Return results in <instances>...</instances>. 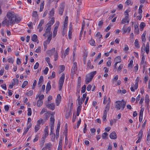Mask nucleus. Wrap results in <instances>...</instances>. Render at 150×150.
<instances>
[{
    "instance_id": "f257e3e1",
    "label": "nucleus",
    "mask_w": 150,
    "mask_h": 150,
    "mask_svg": "<svg viewBox=\"0 0 150 150\" xmlns=\"http://www.w3.org/2000/svg\"><path fill=\"white\" fill-rule=\"evenodd\" d=\"M126 104V102L123 100L122 101H117L116 102L115 108L117 110H120L122 108V110H123L125 108Z\"/></svg>"
},
{
    "instance_id": "f03ea898",
    "label": "nucleus",
    "mask_w": 150,
    "mask_h": 150,
    "mask_svg": "<svg viewBox=\"0 0 150 150\" xmlns=\"http://www.w3.org/2000/svg\"><path fill=\"white\" fill-rule=\"evenodd\" d=\"M15 16L13 12H8L7 13L6 16L10 24H14V19H15Z\"/></svg>"
},
{
    "instance_id": "7ed1b4c3",
    "label": "nucleus",
    "mask_w": 150,
    "mask_h": 150,
    "mask_svg": "<svg viewBox=\"0 0 150 150\" xmlns=\"http://www.w3.org/2000/svg\"><path fill=\"white\" fill-rule=\"evenodd\" d=\"M65 79V74H63L60 77L59 82V90L60 91L61 90L63 83L64 82Z\"/></svg>"
},
{
    "instance_id": "20e7f679",
    "label": "nucleus",
    "mask_w": 150,
    "mask_h": 150,
    "mask_svg": "<svg viewBox=\"0 0 150 150\" xmlns=\"http://www.w3.org/2000/svg\"><path fill=\"white\" fill-rule=\"evenodd\" d=\"M77 69V64L76 62L73 63V65L71 69V73L73 74H75Z\"/></svg>"
},
{
    "instance_id": "39448f33",
    "label": "nucleus",
    "mask_w": 150,
    "mask_h": 150,
    "mask_svg": "<svg viewBox=\"0 0 150 150\" xmlns=\"http://www.w3.org/2000/svg\"><path fill=\"white\" fill-rule=\"evenodd\" d=\"M48 127L47 126H46L44 130V134L42 138L45 139L46 138L48 135Z\"/></svg>"
},
{
    "instance_id": "423d86ee",
    "label": "nucleus",
    "mask_w": 150,
    "mask_h": 150,
    "mask_svg": "<svg viewBox=\"0 0 150 150\" xmlns=\"http://www.w3.org/2000/svg\"><path fill=\"white\" fill-rule=\"evenodd\" d=\"M55 51V48H53L51 50L47 51L46 53L49 56H51L54 54Z\"/></svg>"
},
{
    "instance_id": "0eeeda50",
    "label": "nucleus",
    "mask_w": 150,
    "mask_h": 150,
    "mask_svg": "<svg viewBox=\"0 0 150 150\" xmlns=\"http://www.w3.org/2000/svg\"><path fill=\"white\" fill-rule=\"evenodd\" d=\"M129 19L128 16H126L124 18L122 19L121 21V23L122 24H125L126 23H129Z\"/></svg>"
},
{
    "instance_id": "6e6552de",
    "label": "nucleus",
    "mask_w": 150,
    "mask_h": 150,
    "mask_svg": "<svg viewBox=\"0 0 150 150\" xmlns=\"http://www.w3.org/2000/svg\"><path fill=\"white\" fill-rule=\"evenodd\" d=\"M55 105L54 103H52L46 105V107L51 110H54L55 108Z\"/></svg>"
},
{
    "instance_id": "1a4fd4ad",
    "label": "nucleus",
    "mask_w": 150,
    "mask_h": 150,
    "mask_svg": "<svg viewBox=\"0 0 150 150\" xmlns=\"http://www.w3.org/2000/svg\"><path fill=\"white\" fill-rule=\"evenodd\" d=\"M2 25L3 26H4L5 25H6L7 26H8L9 25H11V24H10V22L9 21V20L7 19H5L4 20L2 23Z\"/></svg>"
},
{
    "instance_id": "9d476101",
    "label": "nucleus",
    "mask_w": 150,
    "mask_h": 150,
    "mask_svg": "<svg viewBox=\"0 0 150 150\" xmlns=\"http://www.w3.org/2000/svg\"><path fill=\"white\" fill-rule=\"evenodd\" d=\"M108 111L105 109V110L104 111L103 117V122H105L106 121L107 114V112Z\"/></svg>"
},
{
    "instance_id": "9b49d317",
    "label": "nucleus",
    "mask_w": 150,
    "mask_h": 150,
    "mask_svg": "<svg viewBox=\"0 0 150 150\" xmlns=\"http://www.w3.org/2000/svg\"><path fill=\"white\" fill-rule=\"evenodd\" d=\"M61 99V96L59 94H58L57 96V98L56 100V102L57 103V105H58Z\"/></svg>"
},
{
    "instance_id": "f8f14e48",
    "label": "nucleus",
    "mask_w": 150,
    "mask_h": 150,
    "mask_svg": "<svg viewBox=\"0 0 150 150\" xmlns=\"http://www.w3.org/2000/svg\"><path fill=\"white\" fill-rule=\"evenodd\" d=\"M110 137L111 139H115L117 138L116 134L115 132H113L110 134Z\"/></svg>"
},
{
    "instance_id": "ddd939ff",
    "label": "nucleus",
    "mask_w": 150,
    "mask_h": 150,
    "mask_svg": "<svg viewBox=\"0 0 150 150\" xmlns=\"http://www.w3.org/2000/svg\"><path fill=\"white\" fill-rule=\"evenodd\" d=\"M107 101L108 102L107 105L106 106L105 109H106L107 110H109L110 108V104L111 103V100L110 98H109Z\"/></svg>"
},
{
    "instance_id": "4468645a",
    "label": "nucleus",
    "mask_w": 150,
    "mask_h": 150,
    "mask_svg": "<svg viewBox=\"0 0 150 150\" xmlns=\"http://www.w3.org/2000/svg\"><path fill=\"white\" fill-rule=\"evenodd\" d=\"M125 25H124L123 28L122 30L124 32V33H125L127 32V31L128 33H129L131 30V27L130 26L128 27L127 28H125L124 27Z\"/></svg>"
},
{
    "instance_id": "2eb2a0df",
    "label": "nucleus",
    "mask_w": 150,
    "mask_h": 150,
    "mask_svg": "<svg viewBox=\"0 0 150 150\" xmlns=\"http://www.w3.org/2000/svg\"><path fill=\"white\" fill-rule=\"evenodd\" d=\"M54 22V17L51 18V20L48 23V26L51 27V26Z\"/></svg>"
},
{
    "instance_id": "dca6fc26",
    "label": "nucleus",
    "mask_w": 150,
    "mask_h": 150,
    "mask_svg": "<svg viewBox=\"0 0 150 150\" xmlns=\"http://www.w3.org/2000/svg\"><path fill=\"white\" fill-rule=\"evenodd\" d=\"M87 65V67L86 68L87 69H92L93 68V65H91V62L90 60H88Z\"/></svg>"
},
{
    "instance_id": "f3484780",
    "label": "nucleus",
    "mask_w": 150,
    "mask_h": 150,
    "mask_svg": "<svg viewBox=\"0 0 150 150\" xmlns=\"http://www.w3.org/2000/svg\"><path fill=\"white\" fill-rule=\"evenodd\" d=\"M90 76L88 74L86 76V83L87 84L88 83L90 82L92 79V78H91Z\"/></svg>"
},
{
    "instance_id": "a211bd4d",
    "label": "nucleus",
    "mask_w": 150,
    "mask_h": 150,
    "mask_svg": "<svg viewBox=\"0 0 150 150\" xmlns=\"http://www.w3.org/2000/svg\"><path fill=\"white\" fill-rule=\"evenodd\" d=\"M134 32L137 34H138L139 33V30L138 27V26L137 25H134Z\"/></svg>"
},
{
    "instance_id": "6ab92c4d",
    "label": "nucleus",
    "mask_w": 150,
    "mask_h": 150,
    "mask_svg": "<svg viewBox=\"0 0 150 150\" xmlns=\"http://www.w3.org/2000/svg\"><path fill=\"white\" fill-rule=\"evenodd\" d=\"M71 110H67L66 111V117L67 119H68L69 116L71 115Z\"/></svg>"
},
{
    "instance_id": "aec40b11",
    "label": "nucleus",
    "mask_w": 150,
    "mask_h": 150,
    "mask_svg": "<svg viewBox=\"0 0 150 150\" xmlns=\"http://www.w3.org/2000/svg\"><path fill=\"white\" fill-rule=\"evenodd\" d=\"M51 88V86L50 85V81H49L47 84L46 87V90L47 92L49 91Z\"/></svg>"
},
{
    "instance_id": "412c9836",
    "label": "nucleus",
    "mask_w": 150,
    "mask_h": 150,
    "mask_svg": "<svg viewBox=\"0 0 150 150\" xmlns=\"http://www.w3.org/2000/svg\"><path fill=\"white\" fill-rule=\"evenodd\" d=\"M15 19H14V24L15 23H18L21 20V18L20 17L16 16H15Z\"/></svg>"
},
{
    "instance_id": "4be33fe9",
    "label": "nucleus",
    "mask_w": 150,
    "mask_h": 150,
    "mask_svg": "<svg viewBox=\"0 0 150 150\" xmlns=\"http://www.w3.org/2000/svg\"><path fill=\"white\" fill-rule=\"evenodd\" d=\"M51 27L48 26L45 31V33L48 34V35H50L51 33H52V32H50Z\"/></svg>"
},
{
    "instance_id": "5701e85b",
    "label": "nucleus",
    "mask_w": 150,
    "mask_h": 150,
    "mask_svg": "<svg viewBox=\"0 0 150 150\" xmlns=\"http://www.w3.org/2000/svg\"><path fill=\"white\" fill-rule=\"evenodd\" d=\"M89 43L92 46H96L95 42L94 40L92 38H91V39L89 40Z\"/></svg>"
},
{
    "instance_id": "b1692460",
    "label": "nucleus",
    "mask_w": 150,
    "mask_h": 150,
    "mask_svg": "<svg viewBox=\"0 0 150 150\" xmlns=\"http://www.w3.org/2000/svg\"><path fill=\"white\" fill-rule=\"evenodd\" d=\"M146 24L144 22H142L141 23L140 25V28L141 31H142L143 30Z\"/></svg>"
},
{
    "instance_id": "393cba45",
    "label": "nucleus",
    "mask_w": 150,
    "mask_h": 150,
    "mask_svg": "<svg viewBox=\"0 0 150 150\" xmlns=\"http://www.w3.org/2000/svg\"><path fill=\"white\" fill-rule=\"evenodd\" d=\"M146 34V31H144L142 36V40L143 42H145L146 41L145 36Z\"/></svg>"
},
{
    "instance_id": "a878e982",
    "label": "nucleus",
    "mask_w": 150,
    "mask_h": 150,
    "mask_svg": "<svg viewBox=\"0 0 150 150\" xmlns=\"http://www.w3.org/2000/svg\"><path fill=\"white\" fill-rule=\"evenodd\" d=\"M32 16L35 18V19H38V16L37 12L36 11H34L32 14Z\"/></svg>"
},
{
    "instance_id": "bb28decb",
    "label": "nucleus",
    "mask_w": 150,
    "mask_h": 150,
    "mask_svg": "<svg viewBox=\"0 0 150 150\" xmlns=\"http://www.w3.org/2000/svg\"><path fill=\"white\" fill-rule=\"evenodd\" d=\"M145 51L146 53L148 54L149 51V43L148 42H147L146 44Z\"/></svg>"
},
{
    "instance_id": "cd10ccee",
    "label": "nucleus",
    "mask_w": 150,
    "mask_h": 150,
    "mask_svg": "<svg viewBox=\"0 0 150 150\" xmlns=\"http://www.w3.org/2000/svg\"><path fill=\"white\" fill-rule=\"evenodd\" d=\"M60 126V122L59 120L58 122L57 129L56 130V133H59Z\"/></svg>"
},
{
    "instance_id": "c85d7f7f",
    "label": "nucleus",
    "mask_w": 150,
    "mask_h": 150,
    "mask_svg": "<svg viewBox=\"0 0 150 150\" xmlns=\"http://www.w3.org/2000/svg\"><path fill=\"white\" fill-rule=\"evenodd\" d=\"M32 40L34 42H36L38 40L37 36L36 35H34L31 38Z\"/></svg>"
},
{
    "instance_id": "c756f323",
    "label": "nucleus",
    "mask_w": 150,
    "mask_h": 150,
    "mask_svg": "<svg viewBox=\"0 0 150 150\" xmlns=\"http://www.w3.org/2000/svg\"><path fill=\"white\" fill-rule=\"evenodd\" d=\"M145 102L146 103V104H149V95L146 94L145 96Z\"/></svg>"
},
{
    "instance_id": "7c9ffc66",
    "label": "nucleus",
    "mask_w": 150,
    "mask_h": 150,
    "mask_svg": "<svg viewBox=\"0 0 150 150\" xmlns=\"http://www.w3.org/2000/svg\"><path fill=\"white\" fill-rule=\"evenodd\" d=\"M50 121L51 125V126H54V118L53 116H51L50 118Z\"/></svg>"
},
{
    "instance_id": "2f4dec72",
    "label": "nucleus",
    "mask_w": 150,
    "mask_h": 150,
    "mask_svg": "<svg viewBox=\"0 0 150 150\" xmlns=\"http://www.w3.org/2000/svg\"><path fill=\"white\" fill-rule=\"evenodd\" d=\"M64 11V8L63 6H62L59 8V14L61 15H62Z\"/></svg>"
},
{
    "instance_id": "473e14b6",
    "label": "nucleus",
    "mask_w": 150,
    "mask_h": 150,
    "mask_svg": "<svg viewBox=\"0 0 150 150\" xmlns=\"http://www.w3.org/2000/svg\"><path fill=\"white\" fill-rule=\"evenodd\" d=\"M43 103V101L42 100H39L37 101V105L38 106H40Z\"/></svg>"
},
{
    "instance_id": "72a5a7b5",
    "label": "nucleus",
    "mask_w": 150,
    "mask_h": 150,
    "mask_svg": "<svg viewBox=\"0 0 150 150\" xmlns=\"http://www.w3.org/2000/svg\"><path fill=\"white\" fill-rule=\"evenodd\" d=\"M96 71H94L91 72L89 74H88L89 76H90L91 78L93 79V77L96 74Z\"/></svg>"
},
{
    "instance_id": "f704fd0d",
    "label": "nucleus",
    "mask_w": 150,
    "mask_h": 150,
    "mask_svg": "<svg viewBox=\"0 0 150 150\" xmlns=\"http://www.w3.org/2000/svg\"><path fill=\"white\" fill-rule=\"evenodd\" d=\"M43 80V77L42 76H41L39 79V81L38 82V85L40 84L42 82Z\"/></svg>"
},
{
    "instance_id": "c9c22d12",
    "label": "nucleus",
    "mask_w": 150,
    "mask_h": 150,
    "mask_svg": "<svg viewBox=\"0 0 150 150\" xmlns=\"http://www.w3.org/2000/svg\"><path fill=\"white\" fill-rule=\"evenodd\" d=\"M44 1H43L40 4V12H41L42 11L44 8Z\"/></svg>"
},
{
    "instance_id": "e433bc0d",
    "label": "nucleus",
    "mask_w": 150,
    "mask_h": 150,
    "mask_svg": "<svg viewBox=\"0 0 150 150\" xmlns=\"http://www.w3.org/2000/svg\"><path fill=\"white\" fill-rule=\"evenodd\" d=\"M40 125H35L34 127L35 132H36L40 129Z\"/></svg>"
},
{
    "instance_id": "4c0bfd02",
    "label": "nucleus",
    "mask_w": 150,
    "mask_h": 150,
    "mask_svg": "<svg viewBox=\"0 0 150 150\" xmlns=\"http://www.w3.org/2000/svg\"><path fill=\"white\" fill-rule=\"evenodd\" d=\"M134 45L137 48H139L140 47L139 45V42L137 39H136L134 42Z\"/></svg>"
},
{
    "instance_id": "58836bf2",
    "label": "nucleus",
    "mask_w": 150,
    "mask_h": 150,
    "mask_svg": "<svg viewBox=\"0 0 150 150\" xmlns=\"http://www.w3.org/2000/svg\"><path fill=\"white\" fill-rule=\"evenodd\" d=\"M49 116V114L47 113H45L44 115L43 118L45 120H47Z\"/></svg>"
},
{
    "instance_id": "ea45409f",
    "label": "nucleus",
    "mask_w": 150,
    "mask_h": 150,
    "mask_svg": "<svg viewBox=\"0 0 150 150\" xmlns=\"http://www.w3.org/2000/svg\"><path fill=\"white\" fill-rule=\"evenodd\" d=\"M33 93V91L32 90H30L25 93V95L28 96H32Z\"/></svg>"
},
{
    "instance_id": "a19ab883",
    "label": "nucleus",
    "mask_w": 150,
    "mask_h": 150,
    "mask_svg": "<svg viewBox=\"0 0 150 150\" xmlns=\"http://www.w3.org/2000/svg\"><path fill=\"white\" fill-rule=\"evenodd\" d=\"M67 23L66 22H64V28L63 29V32H64V34H65L66 33V28L67 27Z\"/></svg>"
},
{
    "instance_id": "79ce46f5",
    "label": "nucleus",
    "mask_w": 150,
    "mask_h": 150,
    "mask_svg": "<svg viewBox=\"0 0 150 150\" xmlns=\"http://www.w3.org/2000/svg\"><path fill=\"white\" fill-rule=\"evenodd\" d=\"M54 57V60L55 61H57V60L58 57L57 52V51H56L55 52Z\"/></svg>"
},
{
    "instance_id": "37998d69",
    "label": "nucleus",
    "mask_w": 150,
    "mask_h": 150,
    "mask_svg": "<svg viewBox=\"0 0 150 150\" xmlns=\"http://www.w3.org/2000/svg\"><path fill=\"white\" fill-rule=\"evenodd\" d=\"M55 72L54 71H52V74L51 75L50 77H48L49 79H53L55 77Z\"/></svg>"
},
{
    "instance_id": "c03bdc74",
    "label": "nucleus",
    "mask_w": 150,
    "mask_h": 150,
    "mask_svg": "<svg viewBox=\"0 0 150 150\" xmlns=\"http://www.w3.org/2000/svg\"><path fill=\"white\" fill-rule=\"evenodd\" d=\"M115 59L116 61V62H117V63L120 62L121 61V58L119 56L116 57Z\"/></svg>"
},
{
    "instance_id": "a18cd8bd",
    "label": "nucleus",
    "mask_w": 150,
    "mask_h": 150,
    "mask_svg": "<svg viewBox=\"0 0 150 150\" xmlns=\"http://www.w3.org/2000/svg\"><path fill=\"white\" fill-rule=\"evenodd\" d=\"M125 4L127 5H129V4L132 5L133 4V2H131V0H127L125 2Z\"/></svg>"
},
{
    "instance_id": "49530a36",
    "label": "nucleus",
    "mask_w": 150,
    "mask_h": 150,
    "mask_svg": "<svg viewBox=\"0 0 150 150\" xmlns=\"http://www.w3.org/2000/svg\"><path fill=\"white\" fill-rule=\"evenodd\" d=\"M69 51V49L68 47L66 49V50L65 51V53L64 54V58L65 57L66 55H67L68 54Z\"/></svg>"
},
{
    "instance_id": "de8ad7c7",
    "label": "nucleus",
    "mask_w": 150,
    "mask_h": 150,
    "mask_svg": "<svg viewBox=\"0 0 150 150\" xmlns=\"http://www.w3.org/2000/svg\"><path fill=\"white\" fill-rule=\"evenodd\" d=\"M54 8H52L50 12V15L51 16H53L54 14Z\"/></svg>"
},
{
    "instance_id": "09e8293b",
    "label": "nucleus",
    "mask_w": 150,
    "mask_h": 150,
    "mask_svg": "<svg viewBox=\"0 0 150 150\" xmlns=\"http://www.w3.org/2000/svg\"><path fill=\"white\" fill-rule=\"evenodd\" d=\"M8 62L11 64H13L14 62V60L12 57L9 58L7 60Z\"/></svg>"
},
{
    "instance_id": "8fccbe9b",
    "label": "nucleus",
    "mask_w": 150,
    "mask_h": 150,
    "mask_svg": "<svg viewBox=\"0 0 150 150\" xmlns=\"http://www.w3.org/2000/svg\"><path fill=\"white\" fill-rule=\"evenodd\" d=\"M86 86L84 85L82 87L81 92V93H84L85 92L86 89Z\"/></svg>"
},
{
    "instance_id": "3c124183",
    "label": "nucleus",
    "mask_w": 150,
    "mask_h": 150,
    "mask_svg": "<svg viewBox=\"0 0 150 150\" xmlns=\"http://www.w3.org/2000/svg\"><path fill=\"white\" fill-rule=\"evenodd\" d=\"M79 105H81V104L82 103V100H81L80 96H79L78 97V98L77 99Z\"/></svg>"
},
{
    "instance_id": "603ef678",
    "label": "nucleus",
    "mask_w": 150,
    "mask_h": 150,
    "mask_svg": "<svg viewBox=\"0 0 150 150\" xmlns=\"http://www.w3.org/2000/svg\"><path fill=\"white\" fill-rule=\"evenodd\" d=\"M84 28H81V30L80 31V34L79 35V39L81 40V37L83 33V32Z\"/></svg>"
},
{
    "instance_id": "864d4df0",
    "label": "nucleus",
    "mask_w": 150,
    "mask_h": 150,
    "mask_svg": "<svg viewBox=\"0 0 150 150\" xmlns=\"http://www.w3.org/2000/svg\"><path fill=\"white\" fill-rule=\"evenodd\" d=\"M145 62V57L144 56V55H143L142 57L141 61V64H143ZM146 62H145V63H146Z\"/></svg>"
},
{
    "instance_id": "5fc2aeb1",
    "label": "nucleus",
    "mask_w": 150,
    "mask_h": 150,
    "mask_svg": "<svg viewBox=\"0 0 150 150\" xmlns=\"http://www.w3.org/2000/svg\"><path fill=\"white\" fill-rule=\"evenodd\" d=\"M108 135V134L106 132H104L102 134V137L103 139H105Z\"/></svg>"
},
{
    "instance_id": "6e6d98bb",
    "label": "nucleus",
    "mask_w": 150,
    "mask_h": 150,
    "mask_svg": "<svg viewBox=\"0 0 150 150\" xmlns=\"http://www.w3.org/2000/svg\"><path fill=\"white\" fill-rule=\"evenodd\" d=\"M28 84V81H25L22 84V87L24 88Z\"/></svg>"
},
{
    "instance_id": "4d7b16f0",
    "label": "nucleus",
    "mask_w": 150,
    "mask_h": 150,
    "mask_svg": "<svg viewBox=\"0 0 150 150\" xmlns=\"http://www.w3.org/2000/svg\"><path fill=\"white\" fill-rule=\"evenodd\" d=\"M54 126H51V129H50V135H51L52 134H54Z\"/></svg>"
},
{
    "instance_id": "13d9d810",
    "label": "nucleus",
    "mask_w": 150,
    "mask_h": 150,
    "mask_svg": "<svg viewBox=\"0 0 150 150\" xmlns=\"http://www.w3.org/2000/svg\"><path fill=\"white\" fill-rule=\"evenodd\" d=\"M150 129L147 132V140L149 141L150 140Z\"/></svg>"
},
{
    "instance_id": "bf43d9fd",
    "label": "nucleus",
    "mask_w": 150,
    "mask_h": 150,
    "mask_svg": "<svg viewBox=\"0 0 150 150\" xmlns=\"http://www.w3.org/2000/svg\"><path fill=\"white\" fill-rule=\"evenodd\" d=\"M44 20H41L38 25V27H42V25L44 24Z\"/></svg>"
},
{
    "instance_id": "052dcab7",
    "label": "nucleus",
    "mask_w": 150,
    "mask_h": 150,
    "mask_svg": "<svg viewBox=\"0 0 150 150\" xmlns=\"http://www.w3.org/2000/svg\"><path fill=\"white\" fill-rule=\"evenodd\" d=\"M52 33H51V34L50 35H47V40H48V41H49L50 42L51 39H52Z\"/></svg>"
},
{
    "instance_id": "680f3d73",
    "label": "nucleus",
    "mask_w": 150,
    "mask_h": 150,
    "mask_svg": "<svg viewBox=\"0 0 150 150\" xmlns=\"http://www.w3.org/2000/svg\"><path fill=\"white\" fill-rule=\"evenodd\" d=\"M32 114V111L31 108H28V116H30Z\"/></svg>"
},
{
    "instance_id": "e2e57ef3",
    "label": "nucleus",
    "mask_w": 150,
    "mask_h": 150,
    "mask_svg": "<svg viewBox=\"0 0 150 150\" xmlns=\"http://www.w3.org/2000/svg\"><path fill=\"white\" fill-rule=\"evenodd\" d=\"M43 121V119L42 118L40 119L38 121L37 125H40L42 123Z\"/></svg>"
},
{
    "instance_id": "0e129e2a",
    "label": "nucleus",
    "mask_w": 150,
    "mask_h": 150,
    "mask_svg": "<svg viewBox=\"0 0 150 150\" xmlns=\"http://www.w3.org/2000/svg\"><path fill=\"white\" fill-rule=\"evenodd\" d=\"M143 135V131L142 129H141L138 134V137H142Z\"/></svg>"
},
{
    "instance_id": "69168bd1",
    "label": "nucleus",
    "mask_w": 150,
    "mask_h": 150,
    "mask_svg": "<svg viewBox=\"0 0 150 150\" xmlns=\"http://www.w3.org/2000/svg\"><path fill=\"white\" fill-rule=\"evenodd\" d=\"M133 61L132 60H131L130 62L128 64V67H130V68H132V66L133 65Z\"/></svg>"
},
{
    "instance_id": "338daca9",
    "label": "nucleus",
    "mask_w": 150,
    "mask_h": 150,
    "mask_svg": "<svg viewBox=\"0 0 150 150\" xmlns=\"http://www.w3.org/2000/svg\"><path fill=\"white\" fill-rule=\"evenodd\" d=\"M51 140L52 142H54L55 140V134H53L51 135Z\"/></svg>"
},
{
    "instance_id": "774afa93",
    "label": "nucleus",
    "mask_w": 150,
    "mask_h": 150,
    "mask_svg": "<svg viewBox=\"0 0 150 150\" xmlns=\"http://www.w3.org/2000/svg\"><path fill=\"white\" fill-rule=\"evenodd\" d=\"M49 70L48 68L47 67H46L44 70V73L45 74H47L48 73Z\"/></svg>"
}]
</instances>
